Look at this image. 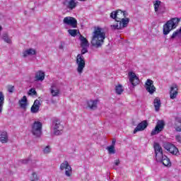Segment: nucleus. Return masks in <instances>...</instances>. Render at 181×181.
I'll use <instances>...</instances> for the list:
<instances>
[{
	"label": "nucleus",
	"mask_w": 181,
	"mask_h": 181,
	"mask_svg": "<svg viewBox=\"0 0 181 181\" xmlns=\"http://www.w3.org/2000/svg\"><path fill=\"white\" fill-rule=\"evenodd\" d=\"M129 81L134 86V87L139 84V78L136 76V74L135 73L130 72L129 74Z\"/></svg>",
	"instance_id": "nucleus-17"
},
{
	"label": "nucleus",
	"mask_w": 181,
	"mask_h": 181,
	"mask_svg": "<svg viewBox=\"0 0 181 181\" xmlns=\"http://www.w3.org/2000/svg\"><path fill=\"white\" fill-rule=\"evenodd\" d=\"M4 104H5V95L3 92L0 91V113L4 110Z\"/></svg>",
	"instance_id": "nucleus-27"
},
{
	"label": "nucleus",
	"mask_w": 181,
	"mask_h": 181,
	"mask_svg": "<svg viewBox=\"0 0 181 181\" xmlns=\"http://www.w3.org/2000/svg\"><path fill=\"white\" fill-rule=\"evenodd\" d=\"M174 129L177 132H181V118L175 117L174 122Z\"/></svg>",
	"instance_id": "nucleus-21"
},
{
	"label": "nucleus",
	"mask_w": 181,
	"mask_h": 181,
	"mask_svg": "<svg viewBox=\"0 0 181 181\" xmlns=\"http://www.w3.org/2000/svg\"><path fill=\"white\" fill-rule=\"evenodd\" d=\"M79 1H81L82 2H84V1H86V0H79Z\"/></svg>",
	"instance_id": "nucleus-43"
},
{
	"label": "nucleus",
	"mask_w": 181,
	"mask_h": 181,
	"mask_svg": "<svg viewBox=\"0 0 181 181\" xmlns=\"http://www.w3.org/2000/svg\"><path fill=\"white\" fill-rule=\"evenodd\" d=\"M104 40H105V32L103 31V28L100 27H95L90 41L91 45L96 49H99L103 47Z\"/></svg>",
	"instance_id": "nucleus-2"
},
{
	"label": "nucleus",
	"mask_w": 181,
	"mask_h": 181,
	"mask_svg": "<svg viewBox=\"0 0 181 181\" xmlns=\"http://www.w3.org/2000/svg\"><path fill=\"white\" fill-rule=\"evenodd\" d=\"M175 139H176V141H177V142H180V144L181 143V136H180V135H177V136H175Z\"/></svg>",
	"instance_id": "nucleus-39"
},
{
	"label": "nucleus",
	"mask_w": 181,
	"mask_h": 181,
	"mask_svg": "<svg viewBox=\"0 0 181 181\" xmlns=\"http://www.w3.org/2000/svg\"><path fill=\"white\" fill-rule=\"evenodd\" d=\"M42 101L41 100L37 99L34 101V103L30 109L33 114H37V112H39V109L40 108V105H42Z\"/></svg>",
	"instance_id": "nucleus-16"
},
{
	"label": "nucleus",
	"mask_w": 181,
	"mask_h": 181,
	"mask_svg": "<svg viewBox=\"0 0 181 181\" xmlns=\"http://www.w3.org/2000/svg\"><path fill=\"white\" fill-rule=\"evenodd\" d=\"M146 128H148V121L144 120L137 124L136 127L133 132V134H136V132L145 131Z\"/></svg>",
	"instance_id": "nucleus-14"
},
{
	"label": "nucleus",
	"mask_w": 181,
	"mask_h": 181,
	"mask_svg": "<svg viewBox=\"0 0 181 181\" xmlns=\"http://www.w3.org/2000/svg\"><path fill=\"white\" fill-rule=\"evenodd\" d=\"M115 164L116 166H118L119 165V160H116Z\"/></svg>",
	"instance_id": "nucleus-41"
},
{
	"label": "nucleus",
	"mask_w": 181,
	"mask_h": 181,
	"mask_svg": "<svg viewBox=\"0 0 181 181\" xmlns=\"http://www.w3.org/2000/svg\"><path fill=\"white\" fill-rule=\"evenodd\" d=\"M60 49H63V47H60Z\"/></svg>",
	"instance_id": "nucleus-44"
},
{
	"label": "nucleus",
	"mask_w": 181,
	"mask_h": 181,
	"mask_svg": "<svg viewBox=\"0 0 181 181\" xmlns=\"http://www.w3.org/2000/svg\"><path fill=\"white\" fill-rule=\"evenodd\" d=\"M28 160H23V163H28Z\"/></svg>",
	"instance_id": "nucleus-42"
},
{
	"label": "nucleus",
	"mask_w": 181,
	"mask_h": 181,
	"mask_svg": "<svg viewBox=\"0 0 181 181\" xmlns=\"http://www.w3.org/2000/svg\"><path fill=\"white\" fill-rule=\"evenodd\" d=\"M28 95H37V92H36L35 88H30L28 92Z\"/></svg>",
	"instance_id": "nucleus-35"
},
{
	"label": "nucleus",
	"mask_w": 181,
	"mask_h": 181,
	"mask_svg": "<svg viewBox=\"0 0 181 181\" xmlns=\"http://www.w3.org/2000/svg\"><path fill=\"white\" fill-rule=\"evenodd\" d=\"M35 54H36V49L30 48L23 52V57H28V56H35Z\"/></svg>",
	"instance_id": "nucleus-22"
},
{
	"label": "nucleus",
	"mask_w": 181,
	"mask_h": 181,
	"mask_svg": "<svg viewBox=\"0 0 181 181\" xmlns=\"http://www.w3.org/2000/svg\"><path fill=\"white\" fill-rule=\"evenodd\" d=\"M165 129V122L163 120H159L157 122L155 128L151 131V135L153 136V135H158L160 132H162Z\"/></svg>",
	"instance_id": "nucleus-7"
},
{
	"label": "nucleus",
	"mask_w": 181,
	"mask_h": 181,
	"mask_svg": "<svg viewBox=\"0 0 181 181\" xmlns=\"http://www.w3.org/2000/svg\"><path fill=\"white\" fill-rule=\"evenodd\" d=\"M153 105L155 111L156 112H159V110H160V107H162V102L160 101V98H159V97H157L154 99Z\"/></svg>",
	"instance_id": "nucleus-20"
},
{
	"label": "nucleus",
	"mask_w": 181,
	"mask_h": 181,
	"mask_svg": "<svg viewBox=\"0 0 181 181\" xmlns=\"http://www.w3.org/2000/svg\"><path fill=\"white\" fill-rule=\"evenodd\" d=\"M31 181H37L39 180V177H37V174L36 173H33L32 176L30 177Z\"/></svg>",
	"instance_id": "nucleus-34"
},
{
	"label": "nucleus",
	"mask_w": 181,
	"mask_h": 181,
	"mask_svg": "<svg viewBox=\"0 0 181 181\" xmlns=\"http://www.w3.org/2000/svg\"><path fill=\"white\" fill-rule=\"evenodd\" d=\"M110 18L115 19L117 22L116 24L111 25V28L115 30L124 29L129 23V18H127V11H122V10L113 11L110 13Z\"/></svg>",
	"instance_id": "nucleus-1"
},
{
	"label": "nucleus",
	"mask_w": 181,
	"mask_h": 181,
	"mask_svg": "<svg viewBox=\"0 0 181 181\" xmlns=\"http://www.w3.org/2000/svg\"><path fill=\"white\" fill-rule=\"evenodd\" d=\"M155 12H159V8L162 4V1L156 0L153 1Z\"/></svg>",
	"instance_id": "nucleus-29"
},
{
	"label": "nucleus",
	"mask_w": 181,
	"mask_h": 181,
	"mask_svg": "<svg viewBox=\"0 0 181 181\" xmlns=\"http://www.w3.org/2000/svg\"><path fill=\"white\" fill-rule=\"evenodd\" d=\"M50 93L52 97H57L60 95V90L56 88V84H52L50 88Z\"/></svg>",
	"instance_id": "nucleus-24"
},
{
	"label": "nucleus",
	"mask_w": 181,
	"mask_h": 181,
	"mask_svg": "<svg viewBox=\"0 0 181 181\" xmlns=\"http://www.w3.org/2000/svg\"><path fill=\"white\" fill-rule=\"evenodd\" d=\"M115 142H117V140L113 139L112 141V145H110V146H115Z\"/></svg>",
	"instance_id": "nucleus-40"
},
{
	"label": "nucleus",
	"mask_w": 181,
	"mask_h": 181,
	"mask_svg": "<svg viewBox=\"0 0 181 181\" xmlns=\"http://www.w3.org/2000/svg\"><path fill=\"white\" fill-rule=\"evenodd\" d=\"M64 169H65L66 176H67L68 177H70V176H71L72 170H71V166H70L68 161H64L60 165L61 170H64Z\"/></svg>",
	"instance_id": "nucleus-9"
},
{
	"label": "nucleus",
	"mask_w": 181,
	"mask_h": 181,
	"mask_svg": "<svg viewBox=\"0 0 181 181\" xmlns=\"http://www.w3.org/2000/svg\"><path fill=\"white\" fill-rule=\"evenodd\" d=\"M9 141V136L8 135V132L6 131H0V142L1 144H8Z\"/></svg>",
	"instance_id": "nucleus-19"
},
{
	"label": "nucleus",
	"mask_w": 181,
	"mask_h": 181,
	"mask_svg": "<svg viewBox=\"0 0 181 181\" xmlns=\"http://www.w3.org/2000/svg\"><path fill=\"white\" fill-rule=\"evenodd\" d=\"M157 162H160L163 163L164 166H172V163H170V159L168 158L165 155L162 156L160 157V159L156 160Z\"/></svg>",
	"instance_id": "nucleus-18"
},
{
	"label": "nucleus",
	"mask_w": 181,
	"mask_h": 181,
	"mask_svg": "<svg viewBox=\"0 0 181 181\" xmlns=\"http://www.w3.org/2000/svg\"><path fill=\"white\" fill-rule=\"evenodd\" d=\"M110 155H114L115 153V146H110L107 148Z\"/></svg>",
	"instance_id": "nucleus-31"
},
{
	"label": "nucleus",
	"mask_w": 181,
	"mask_h": 181,
	"mask_svg": "<svg viewBox=\"0 0 181 181\" xmlns=\"http://www.w3.org/2000/svg\"><path fill=\"white\" fill-rule=\"evenodd\" d=\"M50 146H47L44 148L43 152L44 153H50Z\"/></svg>",
	"instance_id": "nucleus-37"
},
{
	"label": "nucleus",
	"mask_w": 181,
	"mask_h": 181,
	"mask_svg": "<svg viewBox=\"0 0 181 181\" xmlns=\"http://www.w3.org/2000/svg\"><path fill=\"white\" fill-rule=\"evenodd\" d=\"M180 22V18H174L167 21L166 23L163 25V35H169L170 30H173V29H176V27L177 25H179Z\"/></svg>",
	"instance_id": "nucleus-4"
},
{
	"label": "nucleus",
	"mask_w": 181,
	"mask_h": 181,
	"mask_svg": "<svg viewBox=\"0 0 181 181\" xmlns=\"http://www.w3.org/2000/svg\"><path fill=\"white\" fill-rule=\"evenodd\" d=\"M77 4H78V2L76 1V0H64L63 1L64 6H66V8L67 9H69V11H73V9H76Z\"/></svg>",
	"instance_id": "nucleus-13"
},
{
	"label": "nucleus",
	"mask_w": 181,
	"mask_h": 181,
	"mask_svg": "<svg viewBox=\"0 0 181 181\" xmlns=\"http://www.w3.org/2000/svg\"><path fill=\"white\" fill-rule=\"evenodd\" d=\"M154 151L156 155V160H159L161 156H163V150H162V146H160L159 144H154Z\"/></svg>",
	"instance_id": "nucleus-15"
},
{
	"label": "nucleus",
	"mask_w": 181,
	"mask_h": 181,
	"mask_svg": "<svg viewBox=\"0 0 181 181\" xmlns=\"http://www.w3.org/2000/svg\"><path fill=\"white\" fill-rule=\"evenodd\" d=\"M52 125L54 127V134L55 135H60L62 134V131H63V129L64 128L60 123V120L54 118L52 121Z\"/></svg>",
	"instance_id": "nucleus-5"
},
{
	"label": "nucleus",
	"mask_w": 181,
	"mask_h": 181,
	"mask_svg": "<svg viewBox=\"0 0 181 181\" xmlns=\"http://www.w3.org/2000/svg\"><path fill=\"white\" fill-rule=\"evenodd\" d=\"M164 148L173 155H177L179 153V149L170 143L164 144Z\"/></svg>",
	"instance_id": "nucleus-12"
},
{
	"label": "nucleus",
	"mask_w": 181,
	"mask_h": 181,
	"mask_svg": "<svg viewBox=\"0 0 181 181\" xmlns=\"http://www.w3.org/2000/svg\"><path fill=\"white\" fill-rule=\"evenodd\" d=\"M179 94V86L177 84L174 83L170 87V98L175 100Z\"/></svg>",
	"instance_id": "nucleus-8"
},
{
	"label": "nucleus",
	"mask_w": 181,
	"mask_h": 181,
	"mask_svg": "<svg viewBox=\"0 0 181 181\" xmlns=\"http://www.w3.org/2000/svg\"><path fill=\"white\" fill-rule=\"evenodd\" d=\"M42 122H35L32 126V132L35 136L39 138L42 135Z\"/></svg>",
	"instance_id": "nucleus-6"
},
{
	"label": "nucleus",
	"mask_w": 181,
	"mask_h": 181,
	"mask_svg": "<svg viewBox=\"0 0 181 181\" xmlns=\"http://www.w3.org/2000/svg\"><path fill=\"white\" fill-rule=\"evenodd\" d=\"M88 107L90 108V110H95L97 108V104H98V100H90L87 102Z\"/></svg>",
	"instance_id": "nucleus-26"
},
{
	"label": "nucleus",
	"mask_w": 181,
	"mask_h": 181,
	"mask_svg": "<svg viewBox=\"0 0 181 181\" xmlns=\"http://www.w3.org/2000/svg\"><path fill=\"white\" fill-rule=\"evenodd\" d=\"M68 33H69V35H71V36H72L73 37H76V36H77V30L69 29L68 30Z\"/></svg>",
	"instance_id": "nucleus-33"
},
{
	"label": "nucleus",
	"mask_w": 181,
	"mask_h": 181,
	"mask_svg": "<svg viewBox=\"0 0 181 181\" xmlns=\"http://www.w3.org/2000/svg\"><path fill=\"white\" fill-rule=\"evenodd\" d=\"M64 25H68L72 28H77V20L74 17L66 16L64 18Z\"/></svg>",
	"instance_id": "nucleus-11"
},
{
	"label": "nucleus",
	"mask_w": 181,
	"mask_h": 181,
	"mask_svg": "<svg viewBox=\"0 0 181 181\" xmlns=\"http://www.w3.org/2000/svg\"><path fill=\"white\" fill-rule=\"evenodd\" d=\"M7 90L8 93H13L15 91V86L12 85L7 86Z\"/></svg>",
	"instance_id": "nucleus-36"
},
{
	"label": "nucleus",
	"mask_w": 181,
	"mask_h": 181,
	"mask_svg": "<svg viewBox=\"0 0 181 181\" xmlns=\"http://www.w3.org/2000/svg\"><path fill=\"white\" fill-rule=\"evenodd\" d=\"M3 40L6 43H12V40H11V38H9V36L6 33H4L3 35Z\"/></svg>",
	"instance_id": "nucleus-32"
},
{
	"label": "nucleus",
	"mask_w": 181,
	"mask_h": 181,
	"mask_svg": "<svg viewBox=\"0 0 181 181\" xmlns=\"http://www.w3.org/2000/svg\"><path fill=\"white\" fill-rule=\"evenodd\" d=\"M145 88L149 94H153L156 91V88L153 85V81L151 79H147L145 83Z\"/></svg>",
	"instance_id": "nucleus-10"
},
{
	"label": "nucleus",
	"mask_w": 181,
	"mask_h": 181,
	"mask_svg": "<svg viewBox=\"0 0 181 181\" xmlns=\"http://www.w3.org/2000/svg\"><path fill=\"white\" fill-rule=\"evenodd\" d=\"M35 81H43L45 80V72L42 71H38L35 73Z\"/></svg>",
	"instance_id": "nucleus-23"
},
{
	"label": "nucleus",
	"mask_w": 181,
	"mask_h": 181,
	"mask_svg": "<svg viewBox=\"0 0 181 181\" xmlns=\"http://www.w3.org/2000/svg\"><path fill=\"white\" fill-rule=\"evenodd\" d=\"M86 53H88V49L86 47H82L81 54H78L76 57L77 71L78 74H81L86 67V59H84V56H83Z\"/></svg>",
	"instance_id": "nucleus-3"
},
{
	"label": "nucleus",
	"mask_w": 181,
	"mask_h": 181,
	"mask_svg": "<svg viewBox=\"0 0 181 181\" xmlns=\"http://www.w3.org/2000/svg\"><path fill=\"white\" fill-rule=\"evenodd\" d=\"M19 104L21 108H23V110H26V107H28V98H26V95L23 96L21 100H19Z\"/></svg>",
	"instance_id": "nucleus-25"
},
{
	"label": "nucleus",
	"mask_w": 181,
	"mask_h": 181,
	"mask_svg": "<svg viewBox=\"0 0 181 181\" xmlns=\"http://www.w3.org/2000/svg\"><path fill=\"white\" fill-rule=\"evenodd\" d=\"M115 93H116V94H117V95H121V94H122V93H124V88H123L122 85H121V84L117 85L115 88Z\"/></svg>",
	"instance_id": "nucleus-28"
},
{
	"label": "nucleus",
	"mask_w": 181,
	"mask_h": 181,
	"mask_svg": "<svg viewBox=\"0 0 181 181\" xmlns=\"http://www.w3.org/2000/svg\"><path fill=\"white\" fill-rule=\"evenodd\" d=\"M179 33V30H176L175 32H174L171 35V39H175V37H176V36H177Z\"/></svg>",
	"instance_id": "nucleus-38"
},
{
	"label": "nucleus",
	"mask_w": 181,
	"mask_h": 181,
	"mask_svg": "<svg viewBox=\"0 0 181 181\" xmlns=\"http://www.w3.org/2000/svg\"><path fill=\"white\" fill-rule=\"evenodd\" d=\"M80 39H81V47L88 46V40H87V38L81 35Z\"/></svg>",
	"instance_id": "nucleus-30"
}]
</instances>
